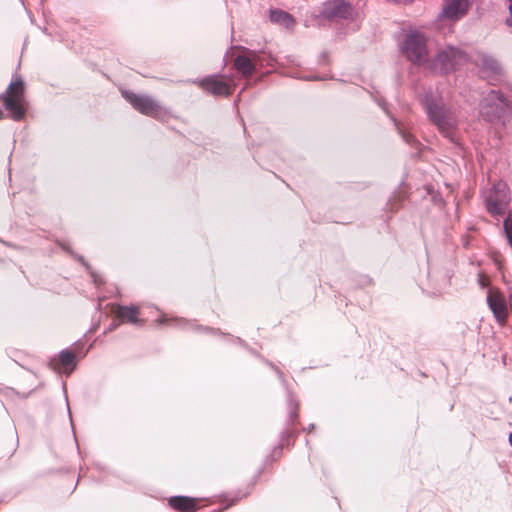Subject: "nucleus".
<instances>
[{"label":"nucleus","instance_id":"obj_5","mask_svg":"<svg viewBox=\"0 0 512 512\" xmlns=\"http://www.w3.org/2000/svg\"><path fill=\"white\" fill-rule=\"evenodd\" d=\"M404 55L413 63L424 64L427 61V40L418 32H411L406 35L402 45Z\"/></svg>","mask_w":512,"mask_h":512},{"label":"nucleus","instance_id":"obj_11","mask_svg":"<svg viewBox=\"0 0 512 512\" xmlns=\"http://www.w3.org/2000/svg\"><path fill=\"white\" fill-rule=\"evenodd\" d=\"M469 2H449L443 8V15L446 18L456 20L464 16L468 10Z\"/></svg>","mask_w":512,"mask_h":512},{"label":"nucleus","instance_id":"obj_8","mask_svg":"<svg viewBox=\"0 0 512 512\" xmlns=\"http://www.w3.org/2000/svg\"><path fill=\"white\" fill-rule=\"evenodd\" d=\"M487 303L497 323L504 326L508 319V307L503 293L496 288H491L487 293Z\"/></svg>","mask_w":512,"mask_h":512},{"label":"nucleus","instance_id":"obj_17","mask_svg":"<svg viewBox=\"0 0 512 512\" xmlns=\"http://www.w3.org/2000/svg\"><path fill=\"white\" fill-rule=\"evenodd\" d=\"M504 232L508 243L512 247V211H509L507 217L504 220Z\"/></svg>","mask_w":512,"mask_h":512},{"label":"nucleus","instance_id":"obj_16","mask_svg":"<svg viewBox=\"0 0 512 512\" xmlns=\"http://www.w3.org/2000/svg\"><path fill=\"white\" fill-rule=\"evenodd\" d=\"M501 68L496 62L488 63L482 70L483 77L489 79V81H497L501 75Z\"/></svg>","mask_w":512,"mask_h":512},{"label":"nucleus","instance_id":"obj_1","mask_svg":"<svg viewBox=\"0 0 512 512\" xmlns=\"http://www.w3.org/2000/svg\"><path fill=\"white\" fill-rule=\"evenodd\" d=\"M26 86L21 76H16L6 88L5 92L0 94V100L4 107L10 113L11 118L20 121L26 114Z\"/></svg>","mask_w":512,"mask_h":512},{"label":"nucleus","instance_id":"obj_2","mask_svg":"<svg viewBox=\"0 0 512 512\" xmlns=\"http://www.w3.org/2000/svg\"><path fill=\"white\" fill-rule=\"evenodd\" d=\"M429 119L437 127L439 132L451 140H454V133L457 121L452 112L443 104L429 103L426 106Z\"/></svg>","mask_w":512,"mask_h":512},{"label":"nucleus","instance_id":"obj_6","mask_svg":"<svg viewBox=\"0 0 512 512\" xmlns=\"http://www.w3.org/2000/svg\"><path fill=\"white\" fill-rule=\"evenodd\" d=\"M508 107L504 96L495 90H491L480 104V113L488 121L498 119Z\"/></svg>","mask_w":512,"mask_h":512},{"label":"nucleus","instance_id":"obj_4","mask_svg":"<svg viewBox=\"0 0 512 512\" xmlns=\"http://www.w3.org/2000/svg\"><path fill=\"white\" fill-rule=\"evenodd\" d=\"M121 95L136 111L143 115L160 119L166 113L163 107L148 95H140L128 90H121Z\"/></svg>","mask_w":512,"mask_h":512},{"label":"nucleus","instance_id":"obj_19","mask_svg":"<svg viewBox=\"0 0 512 512\" xmlns=\"http://www.w3.org/2000/svg\"><path fill=\"white\" fill-rule=\"evenodd\" d=\"M508 10H509V13H510V17L507 18L506 23H507L508 26H512V2H510Z\"/></svg>","mask_w":512,"mask_h":512},{"label":"nucleus","instance_id":"obj_12","mask_svg":"<svg viewBox=\"0 0 512 512\" xmlns=\"http://www.w3.org/2000/svg\"><path fill=\"white\" fill-rule=\"evenodd\" d=\"M486 208L491 215H503L507 208V202L493 194L486 199Z\"/></svg>","mask_w":512,"mask_h":512},{"label":"nucleus","instance_id":"obj_10","mask_svg":"<svg viewBox=\"0 0 512 512\" xmlns=\"http://www.w3.org/2000/svg\"><path fill=\"white\" fill-rule=\"evenodd\" d=\"M169 506L180 512H195L200 507V499L188 496H173L168 499Z\"/></svg>","mask_w":512,"mask_h":512},{"label":"nucleus","instance_id":"obj_18","mask_svg":"<svg viewBox=\"0 0 512 512\" xmlns=\"http://www.w3.org/2000/svg\"><path fill=\"white\" fill-rule=\"evenodd\" d=\"M479 284L482 287H486L489 284V278L484 274H480L479 275Z\"/></svg>","mask_w":512,"mask_h":512},{"label":"nucleus","instance_id":"obj_7","mask_svg":"<svg viewBox=\"0 0 512 512\" xmlns=\"http://www.w3.org/2000/svg\"><path fill=\"white\" fill-rule=\"evenodd\" d=\"M198 85L205 92L214 96L228 97L232 95L234 86L224 79V76L210 75L198 82Z\"/></svg>","mask_w":512,"mask_h":512},{"label":"nucleus","instance_id":"obj_21","mask_svg":"<svg viewBox=\"0 0 512 512\" xmlns=\"http://www.w3.org/2000/svg\"><path fill=\"white\" fill-rule=\"evenodd\" d=\"M251 490H252V488H250V490H249V491H247V493L244 495V497H246L247 495H249V494L251 493Z\"/></svg>","mask_w":512,"mask_h":512},{"label":"nucleus","instance_id":"obj_22","mask_svg":"<svg viewBox=\"0 0 512 512\" xmlns=\"http://www.w3.org/2000/svg\"><path fill=\"white\" fill-rule=\"evenodd\" d=\"M341 7H344V8L346 9V3H345V2H342Z\"/></svg>","mask_w":512,"mask_h":512},{"label":"nucleus","instance_id":"obj_3","mask_svg":"<svg viewBox=\"0 0 512 512\" xmlns=\"http://www.w3.org/2000/svg\"><path fill=\"white\" fill-rule=\"evenodd\" d=\"M467 61L466 54L454 47H446L440 50L429 63V68L440 74H446L455 70Z\"/></svg>","mask_w":512,"mask_h":512},{"label":"nucleus","instance_id":"obj_20","mask_svg":"<svg viewBox=\"0 0 512 512\" xmlns=\"http://www.w3.org/2000/svg\"><path fill=\"white\" fill-rule=\"evenodd\" d=\"M509 442H510V444L512 445V432H511V433H510V435H509Z\"/></svg>","mask_w":512,"mask_h":512},{"label":"nucleus","instance_id":"obj_15","mask_svg":"<svg viewBox=\"0 0 512 512\" xmlns=\"http://www.w3.org/2000/svg\"><path fill=\"white\" fill-rule=\"evenodd\" d=\"M76 356L71 351H62L59 355V362L65 371H72L76 366Z\"/></svg>","mask_w":512,"mask_h":512},{"label":"nucleus","instance_id":"obj_14","mask_svg":"<svg viewBox=\"0 0 512 512\" xmlns=\"http://www.w3.org/2000/svg\"><path fill=\"white\" fill-rule=\"evenodd\" d=\"M270 20L275 23H279L289 28L294 24V20L288 13L281 10H271Z\"/></svg>","mask_w":512,"mask_h":512},{"label":"nucleus","instance_id":"obj_13","mask_svg":"<svg viewBox=\"0 0 512 512\" xmlns=\"http://www.w3.org/2000/svg\"><path fill=\"white\" fill-rule=\"evenodd\" d=\"M234 67L245 77L252 75L255 70V65L252 62V59L244 54L236 57Z\"/></svg>","mask_w":512,"mask_h":512},{"label":"nucleus","instance_id":"obj_9","mask_svg":"<svg viewBox=\"0 0 512 512\" xmlns=\"http://www.w3.org/2000/svg\"><path fill=\"white\" fill-rule=\"evenodd\" d=\"M112 314L119 319L122 323H139L140 310L136 306H122L113 304L111 306Z\"/></svg>","mask_w":512,"mask_h":512}]
</instances>
